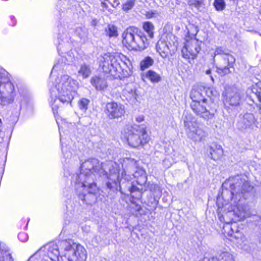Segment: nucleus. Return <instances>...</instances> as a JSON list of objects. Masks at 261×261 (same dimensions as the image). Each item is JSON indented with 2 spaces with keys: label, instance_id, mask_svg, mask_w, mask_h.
Segmentation results:
<instances>
[{
  "label": "nucleus",
  "instance_id": "6ab92c4d",
  "mask_svg": "<svg viewBox=\"0 0 261 261\" xmlns=\"http://www.w3.org/2000/svg\"><path fill=\"white\" fill-rule=\"evenodd\" d=\"M208 152L210 158L215 161L220 159L223 153L221 146L215 144L210 146Z\"/></svg>",
  "mask_w": 261,
  "mask_h": 261
},
{
  "label": "nucleus",
  "instance_id": "c85d7f7f",
  "mask_svg": "<svg viewBox=\"0 0 261 261\" xmlns=\"http://www.w3.org/2000/svg\"><path fill=\"white\" fill-rule=\"evenodd\" d=\"M90 100L86 98H81L78 102V106L80 109L84 112H85L89 104Z\"/></svg>",
  "mask_w": 261,
  "mask_h": 261
},
{
  "label": "nucleus",
  "instance_id": "5701e85b",
  "mask_svg": "<svg viewBox=\"0 0 261 261\" xmlns=\"http://www.w3.org/2000/svg\"><path fill=\"white\" fill-rule=\"evenodd\" d=\"M241 123L243 124V128H250L255 124V120L252 114H245L241 120Z\"/></svg>",
  "mask_w": 261,
  "mask_h": 261
},
{
  "label": "nucleus",
  "instance_id": "c03bdc74",
  "mask_svg": "<svg viewBox=\"0 0 261 261\" xmlns=\"http://www.w3.org/2000/svg\"><path fill=\"white\" fill-rule=\"evenodd\" d=\"M72 57H71V56L70 55L69 59H67V60H72Z\"/></svg>",
  "mask_w": 261,
  "mask_h": 261
},
{
  "label": "nucleus",
  "instance_id": "a211bd4d",
  "mask_svg": "<svg viewBox=\"0 0 261 261\" xmlns=\"http://www.w3.org/2000/svg\"><path fill=\"white\" fill-rule=\"evenodd\" d=\"M91 84L97 90H103L108 87V84L104 77L95 75L90 80Z\"/></svg>",
  "mask_w": 261,
  "mask_h": 261
},
{
  "label": "nucleus",
  "instance_id": "0eeeda50",
  "mask_svg": "<svg viewBox=\"0 0 261 261\" xmlns=\"http://www.w3.org/2000/svg\"><path fill=\"white\" fill-rule=\"evenodd\" d=\"M16 92L10 81V75L5 70L0 71V105L5 106L12 103Z\"/></svg>",
  "mask_w": 261,
  "mask_h": 261
},
{
  "label": "nucleus",
  "instance_id": "a878e982",
  "mask_svg": "<svg viewBox=\"0 0 261 261\" xmlns=\"http://www.w3.org/2000/svg\"><path fill=\"white\" fill-rule=\"evenodd\" d=\"M107 35L109 37H117L118 35L117 28L113 24H109L106 29Z\"/></svg>",
  "mask_w": 261,
  "mask_h": 261
},
{
  "label": "nucleus",
  "instance_id": "e433bc0d",
  "mask_svg": "<svg viewBox=\"0 0 261 261\" xmlns=\"http://www.w3.org/2000/svg\"><path fill=\"white\" fill-rule=\"evenodd\" d=\"M163 165L166 168H168L172 165V163L169 161V159L166 158L163 161Z\"/></svg>",
  "mask_w": 261,
  "mask_h": 261
},
{
  "label": "nucleus",
  "instance_id": "9b49d317",
  "mask_svg": "<svg viewBox=\"0 0 261 261\" xmlns=\"http://www.w3.org/2000/svg\"><path fill=\"white\" fill-rule=\"evenodd\" d=\"M178 44L177 38L172 34H167L163 35L158 41L156 49L163 58H166L171 51L176 50Z\"/></svg>",
  "mask_w": 261,
  "mask_h": 261
},
{
  "label": "nucleus",
  "instance_id": "79ce46f5",
  "mask_svg": "<svg viewBox=\"0 0 261 261\" xmlns=\"http://www.w3.org/2000/svg\"><path fill=\"white\" fill-rule=\"evenodd\" d=\"M58 127H59V132H60V140L61 141V126H60L59 124H58Z\"/></svg>",
  "mask_w": 261,
  "mask_h": 261
},
{
  "label": "nucleus",
  "instance_id": "dca6fc26",
  "mask_svg": "<svg viewBox=\"0 0 261 261\" xmlns=\"http://www.w3.org/2000/svg\"><path fill=\"white\" fill-rule=\"evenodd\" d=\"M225 105L231 106H238L241 101V95L239 91L236 88L230 87L226 89L224 93Z\"/></svg>",
  "mask_w": 261,
  "mask_h": 261
},
{
  "label": "nucleus",
  "instance_id": "20e7f679",
  "mask_svg": "<svg viewBox=\"0 0 261 261\" xmlns=\"http://www.w3.org/2000/svg\"><path fill=\"white\" fill-rule=\"evenodd\" d=\"M79 87V82L67 74L57 77L54 87L50 90L49 103L54 114L57 112L60 102L67 105L71 103Z\"/></svg>",
  "mask_w": 261,
  "mask_h": 261
},
{
  "label": "nucleus",
  "instance_id": "f3484780",
  "mask_svg": "<svg viewBox=\"0 0 261 261\" xmlns=\"http://www.w3.org/2000/svg\"><path fill=\"white\" fill-rule=\"evenodd\" d=\"M247 93L250 94L249 97L251 100L254 102V99H257L259 102V109L261 111V83L256 84L252 86L247 91Z\"/></svg>",
  "mask_w": 261,
  "mask_h": 261
},
{
  "label": "nucleus",
  "instance_id": "1a4fd4ad",
  "mask_svg": "<svg viewBox=\"0 0 261 261\" xmlns=\"http://www.w3.org/2000/svg\"><path fill=\"white\" fill-rule=\"evenodd\" d=\"M122 37L123 44L129 49H144L148 45L146 37L138 35L132 28L124 32Z\"/></svg>",
  "mask_w": 261,
  "mask_h": 261
},
{
  "label": "nucleus",
  "instance_id": "72a5a7b5",
  "mask_svg": "<svg viewBox=\"0 0 261 261\" xmlns=\"http://www.w3.org/2000/svg\"><path fill=\"white\" fill-rule=\"evenodd\" d=\"M18 238L22 242H25L27 241L28 239V236L25 232H22L18 234Z\"/></svg>",
  "mask_w": 261,
  "mask_h": 261
},
{
  "label": "nucleus",
  "instance_id": "bb28decb",
  "mask_svg": "<svg viewBox=\"0 0 261 261\" xmlns=\"http://www.w3.org/2000/svg\"><path fill=\"white\" fill-rule=\"evenodd\" d=\"M153 63V60L151 57H145L140 63V69L144 70L152 66Z\"/></svg>",
  "mask_w": 261,
  "mask_h": 261
},
{
  "label": "nucleus",
  "instance_id": "393cba45",
  "mask_svg": "<svg viewBox=\"0 0 261 261\" xmlns=\"http://www.w3.org/2000/svg\"><path fill=\"white\" fill-rule=\"evenodd\" d=\"M143 28L148 34V37L150 38H152L153 37V31L154 29L153 24L150 22L146 21L143 23Z\"/></svg>",
  "mask_w": 261,
  "mask_h": 261
},
{
  "label": "nucleus",
  "instance_id": "ddd939ff",
  "mask_svg": "<svg viewBox=\"0 0 261 261\" xmlns=\"http://www.w3.org/2000/svg\"><path fill=\"white\" fill-rule=\"evenodd\" d=\"M236 60L231 55L222 56L217 66V72L221 76H224L232 72Z\"/></svg>",
  "mask_w": 261,
  "mask_h": 261
},
{
  "label": "nucleus",
  "instance_id": "cd10ccee",
  "mask_svg": "<svg viewBox=\"0 0 261 261\" xmlns=\"http://www.w3.org/2000/svg\"><path fill=\"white\" fill-rule=\"evenodd\" d=\"M212 261H234V259L232 254L224 252L219 255L218 259H213Z\"/></svg>",
  "mask_w": 261,
  "mask_h": 261
},
{
  "label": "nucleus",
  "instance_id": "aec40b11",
  "mask_svg": "<svg viewBox=\"0 0 261 261\" xmlns=\"http://www.w3.org/2000/svg\"><path fill=\"white\" fill-rule=\"evenodd\" d=\"M123 94L128 100L132 102H135L137 100L136 89L133 84L127 85L123 90Z\"/></svg>",
  "mask_w": 261,
  "mask_h": 261
},
{
  "label": "nucleus",
  "instance_id": "473e14b6",
  "mask_svg": "<svg viewBox=\"0 0 261 261\" xmlns=\"http://www.w3.org/2000/svg\"><path fill=\"white\" fill-rule=\"evenodd\" d=\"M224 55H230L228 53H226L225 51V50L223 49V48L221 47H217L215 50V52L214 53V59L217 55H220L221 58H222V56H223Z\"/></svg>",
  "mask_w": 261,
  "mask_h": 261
},
{
  "label": "nucleus",
  "instance_id": "4c0bfd02",
  "mask_svg": "<svg viewBox=\"0 0 261 261\" xmlns=\"http://www.w3.org/2000/svg\"><path fill=\"white\" fill-rule=\"evenodd\" d=\"M189 4L190 6H195L196 7H198L200 5V3L198 1H190Z\"/></svg>",
  "mask_w": 261,
  "mask_h": 261
},
{
  "label": "nucleus",
  "instance_id": "2f4dec72",
  "mask_svg": "<svg viewBox=\"0 0 261 261\" xmlns=\"http://www.w3.org/2000/svg\"><path fill=\"white\" fill-rule=\"evenodd\" d=\"M136 0H128L122 5V9L124 11L132 9L135 5Z\"/></svg>",
  "mask_w": 261,
  "mask_h": 261
},
{
  "label": "nucleus",
  "instance_id": "4be33fe9",
  "mask_svg": "<svg viewBox=\"0 0 261 261\" xmlns=\"http://www.w3.org/2000/svg\"><path fill=\"white\" fill-rule=\"evenodd\" d=\"M145 79L149 80L152 83H158L161 80V76L155 71L151 70L142 74V80L145 81Z\"/></svg>",
  "mask_w": 261,
  "mask_h": 261
},
{
  "label": "nucleus",
  "instance_id": "f03ea898",
  "mask_svg": "<svg viewBox=\"0 0 261 261\" xmlns=\"http://www.w3.org/2000/svg\"><path fill=\"white\" fill-rule=\"evenodd\" d=\"M224 187H229L231 191L224 190L222 196L217 198L219 210L222 207L233 212L239 219L243 220L248 216L247 207L243 204L241 197L243 192L250 191L252 188L249 182L242 179L240 175L230 177L223 184Z\"/></svg>",
  "mask_w": 261,
  "mask_h": 261
},
{
  "label": "nucleus",
  "instance_id": "b1692460",
  "mask_svg": "<svg viewBox=\"0 0 261 261\" xmlns=\"http://www.w3.org/2000/svg\"><path fill=\"white\" fill-rule=\"evenodd\" d=\"M0 261H13L10 250L8 248L2 249L0 247Z\"/></svg>",
  "mask_w": 261,
  "mask_h": 261
},
{
  "label": "nucleus",
  "instance_id": "a18cd8bd",
  "mask_svg": "<svg viewBox=\"0 0 261 261\" xmlns=\"http://www.w3.org/2000/svg\"><path fill=\"white\" fill-rule=\"evenodd\" d=\"M103 6H105L106 5V4L105 3H101Z\"/></svg>",
  "mask_w": 261,
  "mask_h": 261
},
{
  "label": "nucleus",
  "instance_id": "4468645a",
  "mask_svg": "<svg viewBox=\"0 0 261 261\" xmlns=\"http://www.w3.org/2000/svg\"><path fill=\"white\" fill-rule=\"evenodd\" d=\"M105 113L110 119H118L124 116V106L115 102H108L106 105Z\"/></svg>",
  "mask_w": 261,
  "mask_h": 261
},
{
  "label": "nucleus",
  "instance_id": "7c9ffc66",
  "mask_svg": "<svg viewBox=\"0 0 261 261\" xmlns=\"http://www.w3.org/2000/svg\"><path fill=\"white\" fill-rule=\"evenodd\" d=\"M214 6L216 10L220 11L223 10L225 8L224 0H215Z\"/></svg>",
  "mask_w": 261,
  "mask_h": 261
},
{
  "label": "nucleus",
  "instance_id": "9d476101",
  "mask_svg": "<svg viewBox=\"0 0 261 261\" xmlns=\"http://www.w3.org/2000/svg\"><path fill=\"white\" fill-rule=\"evenodd\" d=\"M184 127L188 138L194 142H200L206 136V133L199 126L197 119L187 113L184 120Z\"/></svg>",
  "mask_w": 261,
  "mask_h": 261
},
{
  "label": "nucleus",
  "instance_id": "c756f323",
  "mask_svg": "<svg viewBox=\"0 0 261 261\" xmlns=\"http://www.w3.org/2000/svg\"><path fill=\"white\" fill-rule=\"evenodd\" d=\"M75 34L81 39L85 40L87 36V32L85 28L79 27L76 28Z\"/></svg>",
  "mask_w": 261,
  "mask_h": 261
},
{
  "label": "nucleus",
  "instance_id": "f257e3e1",
  "mask_svg": "<svg viewBox=\"0 0 261 261\" xmlns=\"http://www.w3.org/2000/svg\"><path fill=\"white\" fill-rule=\"evenodd\" d=\"M122 166L123 170L120 175L117 165L112 161L100 163L97 159H91L83 162L81 166L80 173L73 175L71 179L80 198L88 204L95 201V194L98 191L94 182L97 174L106 175L108 179L106 185L109 189H117L119 187L122 194L139 198L141 193L139 189L129 182V180L132 175L137 179L138 185H144L147 179L145 170L138 168L136 161L130 158L123 159Z\"/></svg>",
  "mask_w": 261,
  "mask_h": 261
},
{
  "label": "nucleus",
  "instance_id": "f8f14e48",
  "mask_svg": "<svg viewBox=\"0 0 261 261\" xmlns=\"http://www.w3.org/2000/svg\"><path fill=\"white\" fill-rule=\"evenodd\" d=\"M202 42L195 37L187 39L181 49L182 56L191 63L194 60L201 49Z\"/></svg>",
  "mask_w": 261,
  "mask_h": 261
},
{
  "label": "nucleus",
  "instance_id": "f704fd0d",
  "mask_svg": "<svg viewBox=\"0 0 261 261\" xmlns=\"http://www.w3.org/2000/svg\"><path fill=\"white\" fill-rule=\"evenodd\" d=\"M156 14V11H150L146 12V16L147 18H151L155 16V14Z\"/></svg>",
  "mask_w": 261,
  "mask_h": 261
},
{
  "label": "nucleus",
  "instance_id": "6e6552de",
  "mask_svg": "<svg viewBox=\"0 0 261 261\" xmlns=\"http://www.w3.org/2000/svg\"><path fill=\"white\" fill-rule=\"evenodd\" d=\"M125 135L128 144L133 147L143 145L149 140L146 129L140 125L128 126L125 130Z\"/></svg>",
  "mask_w": 261,
  "mask_h": 261
},
{
  "label": "nucleus",
  "instance_id": "a19ab883",
  "mask_svg": "<svg viewBox=\"0 0 261 261\" xmlns=\"http://www.w3.org/2000/svg\"><path fill=\"white\" fill-rule=\"evenodd\" d=\"M136 119L138 122H142L144 120V117L142 116H140L137 117Z\"/></svg>",
  "mask_w": 261,
  "mask_h": 261
},
{
  "label": "nucleus",
  "instance_id": "39448f33",
  "mask_svg": "<svg viewBox=\"0 0 261 261\" xmlns=\"http://www.w3.org/2000/svg\"><path fill=\"white\" fill-rule=\"evenodd\" d=\"M216 96L217 92L211 89H193L190 93L192 100L190 105L192 110L196 115L204 120L213 119L216 109L213 108L214 102L212 97Z\"/></svg>",
  "mask_w": 261,
  "mask_h": 261
},
{
  "label": "nucleus",
  "instance_id": "423d86ee",
  "mask_svg": "<svg viewBox=\"0 0 261 261\" xmlns=\"http://www.w3.org/2000/svg\"><path fill=\"white\" fill-rule=\"evenodd\" d=\"M99 66L103 72L108 74L114 79H121L131 75L132 71L128 68H122L121 62H122L120 55L105 54L99 58Z\"/></svg>",
  "mask_w": 261,
  "mask_h": 261
},
{
  "label": "nucleus",
  "instance_id": "ea45409f",
  "mask_svg": "<svg viewBox=\"0 0 261 261\" xmlns=\"http://www.w3.org/2000/svg\"><path fill=\"white\" fill-rule=\"evenodd\" d=\"M205 73H206V74L209 75L210 76L211 80L214 82V80L213 79V76L211 75V73H212L211 69H209L206 70L205 71Z\"/></svg>",
  "mask_w": 261,
  "mask_h": 261
},
{
  "label": "nucleus",
  "instance_id": "2eb2a0df",
  "mask_svg": "<svg viewBox=\"0 0 261 261\" xmlns=\"http://www.w3.org/2000/svg\"><path fill=\"white\" fill-rule=\"evenodd\" d=\"M218 215H219V218L220 221L221 222H224L226 223V225L224 227V230L225 233H227L228 236L234 237V238L238 239L240 238L241 236V234L240 233V231L238 228V225L236 223H232L231 224H229V222H226L224 220V218L223 215H220V213L221 212H225V211H227L228 212V210L227 209H225L224 208L222 207L220 208V210H219V208L218 209ZM229 213H230L229 212ZM233 215H234V214L233 212H232ZM235 217H237L238 220H241V219H239L237 216H236L234 215Z\"/></svg>",
  "mask_w": 261,
  "mask_h": 261
},
{
  "label": "nucleus",
  "instance_id": "7ed1b4c3",
  "mask_svg": "<svg viewBox=\"0 0 261 261\" xmlns=\"http://www.w3.org/2000/svg\"><path fill=\"white\" fill-rule=\"evenodd\" d=\"M63 250L60 256L59 247L57 244L50 242L42 247L34 256H32L28 261L38 255L42 256V260L48 261H86L87 253L86 249L80 244L73 242L71 240L63 241L61 242Z\"/></svg>",
  "mask_w": 261,
  "mask_h": 261
},
{
  "label": "nucleus",
  "instance_id": "412c9836",
  "mask_svg": "<svg viewBox=\"0 0 261 261\" xmlns=\"http://www.w3.org/2000/svg\"><path fill=\"white\" fill-rule=\"evenodd\" d=\"M92 73V68L90 65L85 63L81 64L77 71V76L82 77L83 79L90 76Z\"/></svg>",
  "mask_w": 261,
  "mask_h": 261
},
{
  "label": "nucleus",
  "instance_id": "37998d69",
  "mask_svg": "<svg viewBox=\"0 0 261 261\" xmlns=\"http://www.w3.org/2000/svg\"><path fill=\"white\" fill-rule=\"evenodd\" d=\"M57 66V65H54V67H53V70H52V71H53V70H55Z\"/></svg>",
  "mask_w": 261,
  "mask_h": 261
},
{
  "label": "nucleus",
  "instance_id": "c9c22d12",
  "mask_svg": "<svg viewBox=\"0 0 261 261\" xmlns=\"http://www.w3.org/2000/svg\"><path fill=\"white\" fill-rule=\"evenodd\" d=\"M187 29L188 30L189 33H190L189 29H193L194 30V32L193 33H192V34L194 36H195L197 33V32L198 31L197 28L195 27L194 25H190L189 26V27L187 28Z\"/></svg>",
  "mask_w": 261,
  "mask_h": 261
},
{
  "label": "nucleus",
  "instance_id": "58836bf2",
  "mask_svg": "<svg viewBox=\"0 0 261 261\" xmlns=\"http://www.w3.org/2000/svg\"><path fill=\"white\" fill-rule=\"evenodd\" d=\"M10 19L11 20V22L10 23V24L11 25V26H14L16 24V20L14 16H11L10 17Z\"/></svg>",
  "mask_w": 261,
  "mask_h": 261
}]
</instances>
